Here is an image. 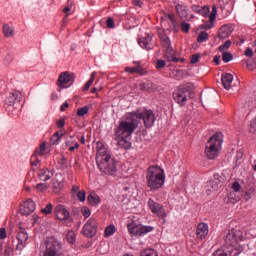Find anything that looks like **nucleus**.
Returning a JSON list of instances; mask_svg holds the SVG:
<instances>
[{"mask_svg":"<svg viewBox=\"0 0 256 256\" xmlns=\"http://www.w3.org/2000/svg\"><path fill=\"white\" fill-rule=\"evenodd\" d=\"M146 183L150 191H157L165 185V171L159 165H151L146 170Z\"/></svg>","mask_w":256,"mask_h":256,"instance_id":"nucleus-1","label":"nucleus"},{"mask_svg":"<svg viewBox=\"0 0 256 256\" xmlns=\"http://www.w3.org/2000/svg\"><path fill=\"white\" fill-rule=\"evenodd\" d=\"M225 244L229 247L230 256H239L245 251V246L240 241H243V232L241 230H229L224 236Z\"/></svg>","mask_w":256,"mask_h":256,"instance_id":"nucleus-2","label":"nucleus"},{"mask_svg":"<svg viewBox=\"0 0 256 256\" xmlns=\"http://www.w3.org/2000/svg\"><path fill=\"white\" fill-rule=\"evenodd\" d=\"M127 119L130 121H120L115 129V137H117V139H119V137H131V135L135 133L137 127H139V122L136 120V118H130L128 114Z\"/></svg>","mask_w":256,"mask_h":256,"instance_id":"nucleus-3","label":"nucleus"},{"mask_svg":"<svg viewBox=\"0 0 256 256\" xmlns=\"http://www.w3.org/2000/svg\"><path fill=\"white\" fill-rule=\"evenodd\" d=\"M221 145V134L216 133L213 136H211L207 142L206 148H205V154L207 159H216L217 155H219V150L217 147Z\"/></svg>","mask_w":256,"mask_h":256,"instance_id":"nucleus-4","label":"nucleus"},{"mask_svg":"<svg viewBox=\"0 0 256 256\" xmlns=\"http://www.w3.org/2000/svg\"><path fill=\"white\" fill-rule=\"evenodd\" d=\"M189 95H191V84L185 83L180 85L173 92V99L180 107H185V105H187V97H189Z\"/></svg>","mask_w":256,"mask_h":256,"instance_id":"nucleus-5","label":"nucleus"},{"mask_svg":"<svg viewBox=\"0 0 256 256\" xmlns=\"http://www.w3.org/2000/svg\"><path fill=\"white\" fill-rule=\"evenodd\" d=\"M129 118L136 119V121L137 119H142L147 129H151V127H153V124L156 121L155 113H153V110H144L143 112H139V111L130 112Z\"/></svg>","mask_w":256,"mask_h":256,"instance_id":"nucleus-6","label":"nucleus"},{"mask_svg":"<svg viewBox=\"0 0 256 256\" xmlns=\"http://www.w3.org/2000/svg\"><path fill=\"white\" fill-rule=\"evenodd\" d=\"M98 169L105 175H115L117 173V163L111 156L105 157L100 162H96Z\"/></svg>","mask_w":256,"mask_h":256,"instance_id":"nucleus-7","label":"nucleus"},{"mask_svg":"<svg viewBox=\"0 0 256 256\" xmlns=\"http://www.w3.org/2000/svg\"><path fill=\"white\" fill-rule=\"evenodd\" d=\"M45 245L44 256H61L62 245L55 237H48Z\"/></svg>","mask_w":256,"mask_h":256,"instance_id":"nucleus-8","label":"nucleus"},{"mask_svg":"<svg viewBox=\"0 0 256 256\" xmlns=\"http://www.w3.org/2000/svg\"><path fill=\"white\" fill-rule=\"evenodd\" d=\"M99 227V224L97 223V219L90 218L88 221L84 224L82 228V234L84 237H87L88 239H91L97 235V229Z\"/></svg>","mask_w":256,"mask_h":256,"instance_id":"nucleus-9","label":"nucleus"},{"mask_svg":"<svg viewBox=\"0 0 256 256\" xmlns=\"http://www.w3.org/2000/svg\"><path fill=\"white\" fill-rule=\"evenodd\" d=\"M54 213H55L56 219H58V221H66L67 224L73 223V219L71 218V213H69V210H67V208H65V206L58 204L54 208Z\"/></svg>","mask_w":256,"mask_h":256,"instance_id":"nucleus-10","label":"nucleus"},{"mask_svg":"<svg viewBox=\"0 0 256 256\" xmlns=\"http://www.w3.org/2000/svg\"><path fill=\"white\" fill-rule=\"evenodd\" d=\"M68 83H75V74H69V72H62L57 80L58 91L61 92V89H65V85Z\"/></svg>","mask_w":256,"mask_h":256,"instance_id":"nucleus-11","label":"nucleus"},{"mask_svg":"<svg viewBox=\"0 0 256 256\" xmlns=\"http://www.w3.org/2000/svg\"><path fill=\"white\" fill-rule=\"evenodd\" d=\"M37 209V205L31 199L25 201L22 205H20L19 212L21 215H31Z\"/></svg>","mask_w":256,"mask_h":256,"instance_id":"nucleus-12","label":"nucleus"},{"mask_svg":"<svg viewBox=\"0 0 256 256\" xmlns=\"http://www.w3.org/2000/svg\"><path fill=\"white\" fill-rule=\"evenodd\" d=\"M148 206L150 208V210L152 211V213H154V215H158V217H166L167 214H165V212L163 211V206L157 202H155L153 199H149L148 200Z\"/></svg>","mask_w":256,"mask_h":256,"instance_id":"nucleus-13","label":"nucleus"},{"mask_svg":"<svg viewBox=\"0 0 256 256\" xmlns=\"http://www.w3.org/2000/svg\"><path fill=\"white\" fill-rule=\"evenodd\" d=\"M215 99V92L206 91L201 92L200 101L203 107H209V105H213V101Z\"/></svg>","mask_w":256,"mask_h":256,"instance_id":"nucleus-14","label":"nucleus"},{"mask_svg":"<svg viewBox=\"0 0 256 256\" xmlns=\"http://www.w3.org/2000/svg\"><path fill=\"white\" fill-rule=\"evenodd\" d=\"M16 239L18 241V244L16 246V249L18 251H23L25 249V245L27 243V240L29 239V235L25 231L18 232Z\"/></svg>","mask_w":256,"mask_h":256,"instance_id":"nucleus-15","label":"nucleus"},{"mask_svg":"<svg viewBox=\"0 0 256 256\" xmlns=\"http://www.w3.org/2000/svg\"><path fill=\"white\" fill-rule=\"evenodd\" d=\"M209 235V226L206 223H199L196 229L197 239H205Z\"/></svg>","mask_w":256,"mask_h":256,"instance_id":"nucleus-16","label":"nucleus"},{"mask_svg":"<svg viewBox=\"0 0 256 256\" xmlns=\"http://www.w3.org/2000/svg\"><path fill=\"white\" fill-rule=\"evenodd\" d=\"M153 41V36L151 34H147L143 38L138 39V44L142 49H146V51H151V43Z\"/></svg>","mask_w":256,"mask_h":256,"instance_id":"nucleus-17","label":"nucleus"},{"mask_svg":"<svg viewBox=\"0 0 256 256\" xmlns=\"http://www.w3.org/2000/svg\"><path fill=\"white\" fill-rule=\"evenodd\" d=\"M105 157H111V155L107 154V148H105V145L98 144L97 147V153H96V163L103 161Z\"/></svg>","mask_w":256,"mask_h":256,"instance_id":"nucleus-18","label":"nucleus"},{"mask_svg":"<svg viewBox=\"0 0 256 256\" xmlns=\"http://www.w3.org/2000/svg\"><path fill=\"white\" fill-rule=\"evenodd\" d=\"M21 97H23L21 92L15 91V92L11 93L9 95V97H7L6 103H7V105H9V107H13V105H15L16 101L21 102Z\"/></svg>","mask_w":256,"mask_h":256,"instance_id":"nucleus-19","label":"nucleus"},{"mask_svg":"<svg viewBox=\"0 0 256 256\" xmlns=\"http://www.w3.org/2000/svg\"><path fill=\"white\" fill-rule=\"evenodd\" d=\"M233 33V27L230 25H223L218 31L219 39H227Z\"/></svg>","mask_w":256,"mask_h":256,"instance_id":"nucleus-20","label":"nucleus"},{"mask_svg":"<svg viewBox=\"0 0 256 256\" xmlns=\"http://www.w3.org/2000/svg\"><path fill=\"white\" fill-rule=\"evenodd\" d=\"M221 177L219 175H214V179L210 180L207 183V186L210 187L208 191H219V188L221 187Z\"/></svg>","mask_w":256,"mask_h":256,"instance_id":"nucleus-21","label":"nucleus"},{"mask_svg":"<svg viewBox=\"0 0 256 256\" xmlns=\"http://www.w3.org/2000/svg\"><path fill=\"white\" fill-rule=\"evenodd\" d=\"M88 205H91L92 207H99L101 205V197L97 195L95 192H91L87 196Z\"/></svg>","mask_w":256,"mask_h":256,"instance_id":"nucleus-22","label":"nucleus"},{"mask_svg":"<svg viewBox=\"0 0 256 256\" xmlns=\"http://www.w3.org/2000/svg\"><path fill=\"white\" fill-rule=\"evenodd\" d=\"M221 81L224 89L229 91L231 89V83H233V76L229 73H224L222 74Z\"/></svg>","mask_w":256,"mask_h":256,"instance_id":"nucleus-23","label":"nucleus"},{"mask_svg":"<svg viewBox=\"0 0 256 256\" xmlns=\"http://www.w3.org/2000/svg\"><path fill=\"white\" fill-rule=\"evenodd\" d=\"M127 139H129V137H119L115 138L116 141H118V147H120V149H131V142H129Z\"/></svg>","mask_w":256,"mask_h":256,"instance_id":"nucleus-24","label":"nucleus"},{"mask_svg":"<svg viewBox=\"0 0 256 256\" xmlns=\"http://www.w3.org/2000/svg\"><path fill=\"white\" fill-rule=\"evenodd\" d=\"M127 229L130 233V235H135L136 237H139V224L132 222L127 225Z\"/></svg>","mask_w":256,"mask_h":256,"instance_id":"nucleus-25","label":"nucleus"},{"mask_svg":"<svg viewBox=\"0 0 256 256\" xmlns=\"http://www.w3.org/2000/svg\"><path fill=\"white\" fill-rule=\"evenodd\" d=\"M176 11L181 19H185L187 15H189L187 13V6H183L181 4L176 5Z\"/></svg>","mask_w":256,"mask_h":256,"instance_id":"nucleus-26","label":"nucleus"},{"mask_svg":"<svg viewBox=\"0 0 256 256\" xmlns=\"http://www.w3.org/2000/svg\"><path fill=\"white\" fill-rule=\"evenodd\" d=\"M2 31H3L4 37H7V38L13 37V35H15V30L11 26H9V24H4Z\"/></svg>","mask_w":256,"mask_h":256,"instance_id":"nucleus-27","label":"nucleus"},{"mask_svg":"<svg viewBox=\"0 0 256 256\" xmlns=\"http://www.w3.org/2000/svg\"><path fill=\"white\" fill-rule=\"evenodd\" d=\"M140 89L141 91H148L149 93H151V91L155 89V84H153V82L151 81H146L140 84Z\"/></svg>","mask_w":256,"mask_h":256,"instance_id":"nucleus-28","label":"nucleus"},{"mask_svg":"<svg viewBox=\"0 0 256 256\" xmlns=\"http://www.w3.org/2000/svg\"><path fill=\"white\" fill-rule=\"evenodd\" d=\"M151 231H153V227L151 226H139L138 237H143V235H147V233H151Z\"/></svg>","mask_w":256,"mask_h":256,"instance_id":"nucleus-29","label":"nucleus"},{"mask_svg":"<svg viewBox=\"0 0 256 256\" xmlns=\"http://www.w3.org/2000/svg\"><path fill=\"white\" fill-rule=\"evenodd\" d=\"M39 178L41 181H49V179H51V172L49 169L40 170Z\"/></svg>","mask_w":256,"mask_h":256,"instance_id":"nucleus-30","label":"nucleus"},{"mask_svg":"<svg viewBox=\"0 0 256 256\" xmlns=\"http://www.w3.org/2000/svg\"><path fill=\"white\" fill-rule=\"evenodd\" d=\"M66 239H67L68 243L73 245V243H75V241H77V234H75V231L70 230L66 234Z\"/></svg>","mask_w":256,"mask_h":256,"instance_id":"nucleus-31","label":"nucleus"},{"mask_svg":"<svg viewBox=\"0 0 256 256\" xmlns=\"http://www.w3.org/2000/svg\"><path fill=\"white\" fill-rule=\"evenodd\" d=\"M97 75V72H92L90 79L85 83L82 91H89V88L91 85H93V81H95V76Z\"/></svg>","mask_w":256,"mask_h":256,"instance_id":"nucleus-32","label":"nucleus"},{"mask_svg":"<svg viewBox=\"0 0 256 256\" xmlns=\"http://www.w3.org/2000/svg\"><path fill=\"white\" fill-rule=\"evenodd\" d=\"M38 165H41V160H39V158H37V154H33L31 156L32 171H35L37 169Z\"/></svg>","mask_w":256,"mask_h":256,"instance_id":"nucleus-33","label":"nucleus"},{"mask_svg":"<svg viewBox=\"0 0 256 256\" xmlns=\"http://www.w3.org/2000/svg\"><path fill=\"white\" fill-rule=\"evenodd\" d=\"M52 189L54 193H61V190L63 189V183L60 181H54L52 184Z\"/></svg>","mask_w":256,"mask_h":256,"instance_id":"nucleus-34","label":"nucleus"},{"mask_svg":"<svg viewBox=\"0 0 256 256\" xmlns=\"http://www.w3.org/2000/svg\"><path fill=\"white\" fill-rule=\"evenodd\" d=\"M116 231L115 225H109L106 227L104 231L105 237H111V235H114Z\"/></svg>","mask_w":256,"mask_h":256,"instance_id":"nucleus-35","label":"nucleus"},{"mask_svg":"<svg viewBox=\"0 0 256 256\" xmlns=\"http://www.w3.org/2000/svg\"><path fill=\"white\" fill-rule=\"evenodd\" d=\"M174 52H173V47L168 46L166 47V51L164 53V58L167 59V61L171 62V58L173 57Z\"/></svg>","mask_w":256,"mask_h":256,"instance_id":"nucleus-36","label":"nucleus"},{"mask_svg":"<svg viewBox=\"0 0 256 256\" xmlns=\"http://www.w3.org/2000/svg\"><path fill=\"white\" fill-rule=\"evenodd\" d=\"M222 61L224 63H229V61H233V54H231V52H222Z\"/></svg>","mask_w":256,"mask_h":256,"instance_id":"nucleus-37","label":"nucleus"},{"mask_svg":"<svg viewBox=\"0 0 256 256\" xmlns=\"http://www.w3.org/2000/svg\"><path fill=\"white\" fill-rule=\"evenodd\" d=\"M208 39H209V33L207 32H201L197 37L198 43H205V41H207Z\"/></svg>","mask_w":256,"mask_h":256,"instance_id":"nucleus-38","label":"nucleus"},{"mask_svg":"<svg viewBox=\"0 0 256 256\" xmlns=\"http://www.w3.org/2000/svg\"><path fill=\"white\" fill-rule=\"evenodd\" d=\"M89 113V107L88 106H84L82 108H79L77 110V116L78 117H85V115H87Z\"/></svg>","mask_w":256,"mask_h":256,"instance_id":"nucleus-39","label":"nucleus"},{"mask_svg":"<svg viewBox=\"0 0 256 256\" xmlns=\"http://www.w3.org/2000/svg\"><path fill=\"white\" fill-rule=\"evenodd\" d=\"M41 213L44 215H51V213H53V204H47L46 207L41 210Z\"/></svg>","mask_w":256,"mask_h":256,"instance_id":"nucleus-40","label":"nucleus"},{"mask_svg":"<svg viewBox=\"0 0 256 256\" xmlns=\"http://www.w3.org/2000/svg\"><path fill=\"white\" fill-rule=\"evenodd\" d=\"M161 43H162V47H164L165 49L167 47H171V40L167 36L161 37Z\"/></svg>","mask_w":256,"mask_h":256,"instance_id":"nucleus-41","label":"nucleus"},{"mask_svg":"<svg viewBox=\"0 0 256 256\" xmlns=\"http://www.w3.org/2000/svg\"><path fill=\"white\" fill-rule=\"evenodd\" d=\"M210 21H215V19H217V5H213L212 6V11L211 14L209 16Z\"/></svg>","mask_w":256,"mask_h":256,"instance_id":"nucleus-42","label":"nucleus"},{"mask_svg":"<svg viewBox=\"0 0 256 256\" xmlns=\"http://www.w3.org/2000/svg\"><path fill=\"white\" fill-rule=\"evenodd\" d=\"M81 211H82V215L85 217V219H89V217L91 216V209H89V207H87V206H83Z\"/></svg>","mask_w":256,"mask_h":256,"instance_id":"nucleus-43","label":"nucleus"},{"mask_svg":"<svg viewBox=\"0 0 256 256\" xmlns=\"http://www.w3.org/2000/svg\"><path fill=\"white\" fill-rule=\"evenodd\" d=\"M199 15H202V17H207L209 15V6H203L200 8V11H198Z\"/></svg>","mask_w":256,"mask_h":256,"instance_id":"nucleus-44","label":"nucleus"},{"mask_svg":"<svg viewBox=\"0 0 256 256\" xmlns=\"http://www.w3.org/2000/svg\"><path fill=\"white\" fill-rule=\"evenodd\" d=\"M191 29V25L187 22H182L181 23V31H183V33H189V30Z\"/></svg>","mask_w":256,"mask_h":256,"instance_id":"nucleus-45","label":"nucleus"},{"mask_svg":"<svg viewBox=\"0 0 256 256\" xmlns=\"http://www.w3.org/2000/svg\"><path fill=\"white\" fill-rule=\"evenodd\" d=\"M231 47V40H227L224 44L219 46V51H225Z\"/></svg>","mask_w":256,"mask_h":256,"instance_id":"nucleus-46","label":"nucleus"},{"mask_svg":"<svg viewBox=\"0 0 256 256\" xmlns=\"http://www.w3.org/2000/svg\"><path fill=\"white\" fill-rule=\"evenodd\" d=\"M190 59H191V64L195 65V63H199V59H201V54L199 53L194 54L190 57Z\"/></svg>","mask_w":256,"mask_h":256,"instance_id":"nucleus-47","label":"nucleus"},{"mask_svg":"<svg viewBox=\"0 0 256 256\" xmlns=\"http://www.w3.org/2000/svg\"><path fill=\"white\" fill-rule=\"evenodd\" d=\"M86 195H87V193L84 190H81L78 192L77 198L79 201H81L83 203L85 201Z\"/></svg>","mask_w":256,"mask_h":256,"instance_id":"nucleus-48","label":"nucleus"},{"mask_svg":"<svg viewBox=\"0 0 256 256\" xmlns=\"http://www.w3.org/2000/svg\"><path fill=\"white\" fill-rule=\"evenodd\" d=\"M201 29H213V21L209 19V21L201 25Z\"/></svg>","mask_w":256,"mask_h":256,"instance_id":"nucleus-49","label":"nucleus"},{"mask_svg":"<svg viewBox=\"0 0 256 256\" xmlns=\"http://www.w3.org/2000/svg\"><path fill=\"white\" fill-rule=\"evenodd\" d=\"M249 131L250 133H254L256 135V116H255V119L252 120L250 123Z\"/></svg>","mask_w":256,"mask_h":256,"instance_id":"nucleus-50","label":"nucleus"},{"mask_svg":"<svg viewBox=\"0 0 256 256\" xmlns=\"http://www.w3.org/2000/svg\"><path fill=\"white\" fill-rule=\"evenodd\" d=\"M232 189H233V191H235V193H239L241 191V184H239L238 181H235L232 184Z\"/></svg>","mask_w":256,"mask_h":256,"instance_id":"nucleus-51","label":"nucleus"},{"mask_svg":"<svg viewBox=\"0 0 256 256\" xmlns=\"http://www.w3.org/2000/svg\"><path fill=\"white\" fill-rule=\"evenodd\" d=\"M39 149H40V151L38 153H39V155L41 157H43V155H45V149H47V144L45 142H42L40 144V148Z\"/></svg>","mask_w":256,"mask_h":256,"instance_id":"nucleus-52","label":"nucleus"},{"mask_svg":"<svg viewBox=\"0 0 256 256\" xmlns=\"http://www.w3.org/2000/svg\"><path fill=\"white\" fill-rule=\"evenodd\" d=\"M107 27L108 29H115V20H113V18H108L107 21Z\"/></svg>","mask_w":256,"mask_h":256,"instance_id":"nucleus-53","label":"nucleus"},{"mask_svg":"<svg viewBox=\"0 0 256 256\" xmlns=\"http://www.w3.org/2000/svg\"><path fill=\"white\" fill-rule=\"evenodd\" d=\"M36 189L38 191H47L48 187H47V184L45 183H39L36 185Z\"/></svg>","mask_w":256,"mask_h":256,"instance_id":"nucleus-54","label":"nucleus"},{"mask_svg":"<svg viewBox=\"0 0 256 256\" xmlns=\"http://www.w3.org/2000/svg\"><path fill=\"white\" fill-rule=\"evenodd\" d=\"M56 125L59 129H63L65 127V118H60L57 122Z\"/></svg>","mask_w":256,"mask_h":256,"instance_id":"nucleus-55","label":"nucleus"},{"mask_svg":"<svg viewBox=\"0 0 256 256\" xmlns=\"http://www.w3.org/2000/svg\"><path fill=\"white\" fill-rule=\"evenodd\" d=\"M67 5L64 9H63V13H68L69 11H71V9L73 8V2H71V0H69L67 2Z\"/></svg>","mask_w":256,"mask_h":256,"instance_id":"nucleus-56","label":"nucleus"},{"mask_svg":"<svg viewBox=\"0 0 256 256\" xmlns=\"http://www.w3.org/2000/svg\"><path fill=\"white\" fill-rule=\"evenodd\" d=\"M163 67H165V60H157L156 69H163Z\"/></svg>","mask_w":256,"mask_h":256,"instance_id":"nucleus-57","label":"nucleus"},{"mask_svg":"<svg viewBox=\"0 0 256 256\" xmlns=\"http://www.w3.org/2000/svg\"><path fill=\"white\" fill-rule=\"evenodd\" d=\"M63 135H65V131L61 130L60 132H55L54 133V137L57 138V141H60L61 140V137H63Z\"/></svg>","mask_w":256,"mask_h":256,"instance_id":"nucleus-58","label":"nucleus"},{"mask_svg":"<svg viewBox=\"0 0 256 256\" xmlns=\"http://www.w3.org/2000/svg\"><path fill=\"white\" fill-rule=\"evenodd\" d=\"M0 239H7V230L0 228Z\"/></svg>","mask_w":256,"mask_h":256,"instance_id":"nucleus-59","label":"nucleus"},{"mask_svg":"<svg viewBox=\"0 0 256 256\" xmlns=\"http://www.w3.org/2000/svg\"><path fill=\"white\" fill-rule=\"evenodd\" d=\"M245 55L246 57H253V50L251 48H246Z\"/></svg>","mask_w":256,"mask_h":256,"instance_id":"nucleus-60","label":"nucleus"},{"mask_svg":"<svg viewBox=\"0 0 256 256\" xmlns=\"http://www.w3.org/2000/svg\"><path fill=\"white\" fill-rule=\"evenodd\" d=\"M201 7L199 5H192V11H194V13H199V11H201Z\"/></svg>","mask_w":256,"mask_h":256,"instance_id":"nucleus-61","label":"nucleus"},{"mask_svg":"<svg viewBox=\"0 0 256 256\" xmlns=\"http://www.w3.org/2000/svg\"><path fill=\"white\" fill-rule=\"evenodd\" d=\"M221 59V56L220 55H215L214 56V59H213V62L215 63V65H220V60Z\"/></svg>","mask_w":256,"mask_h":256,"instance_id":"nucleus-62","label":"nucleus"},{"mask_svg":"<svg viewBox=\"0 0 256 256\" xmlns=\"http://www.w3.org/2000/svg\"><path fill=\"white\" fill-rule=\"evenodd\" d=\"M67 108H69V103L65 102L64 104L61 105L60 107V111H65Z\"/></svg>","mask_w":256,"mask_h":256,"instance_id":"nucleus-63","label":"nucleus"},{"mask_svg":"<svg viewBox=\"0 0 256 256\" xmlns=\"http://www.w3.org/2000/svg\"><path fill=\"white\" fill-rule=\"evenodd\" d=\"M5 255L6 256H11V246H6L5 247Z\"/></svg>","mask_w":256,"mask_h":256,"instance_id":"nucleus-64","label":"nucleus"}]
</instances>
